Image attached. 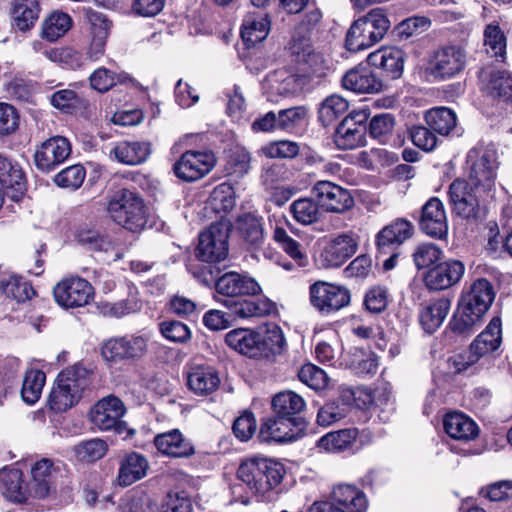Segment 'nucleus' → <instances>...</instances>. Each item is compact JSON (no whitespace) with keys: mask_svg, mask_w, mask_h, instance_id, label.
<instances>
[{"mask_svg":"<svg viewBox=\"0 0 512 512\" xmlns=\"http://www.w3.org/2000/svg\"><path fill=\"white\" fill-rule=\"evenodd\" d=\"M485 91L494 100L512 105V74L508 71H493Z\"/></svg>","mask_w":512,"mask_h":512,"instance_id":"ea45409f","label":"nucleus"},{"mask_svg":"<svg viewBox=\"0 0 512 512\" xmlns=\"http://www.w3.org/2000/svg\"><path fill=\"white\" fill-rule=\"evenodd\" d=\"M151 153V145L148 142L121 141L110 151V157L125 165H139L145 162Z\"/></svg>","mask_w":512,"mask_h":512,"instance_id":"c756f323","label":"nucleus"},{"mask_svg":"<svg viewBox=\"0 0 512 512\" xmlns=\"http://www.w3.org/2000/svg\"><path fill=\"white\" fill-rule=\"evenodd\" d=\"M412 256L418 269H431L441 261L443 251L435 244L423 243L415 248Z\"/></svg>","mask_w":512,"mask_h":512,"instance_id":"bf43d9fd","label":"nucleus"},{"mask_svg":"<svg viewBox=\"0 0 512 512\" xmlns=\"http://www.w3.org/2000/svg\"><path fill=\"white\" fill-rule=\"evenodd\" d=\"M42 0H14L11 18L13 26L25 32L34 27L41 12Z\"/></svg>","mask_w":512,"mask_h":512,"instance_id":"f704fd0d","label":"nucleus"},{"mask_svg":"<svg viewBox=\"0 0 512 512\" xmlns=\"http://www.w3.org/2000/svg\"><path fill=\"white\" fill-rule=\"evenodd\" d=\"M320 208L317 200L300 198L290 205V212L297 222L303 225H310L321 218L322 212Z\"/></svg>","mask_w":512,"mask_h":512,"instance_id":"de8ad7c7","label":"nucleus"},{"mask_svg":"<svg viewBox=\"0 0 512 512\" xmlns=\"http://www.w3.org/2000/svg\"><path fill=\"white\" fill-rule=\"evenodd\" d=\"M425 121L434 132L448 135L456 127L457 118L450 108L435 107L425 113Z\"/></svg>","mask_w":512,"mask_h":512,"instance_id":"79ce46f5","label":"nucleus"},{"mask_svg":"<svg viewBox=\"0 0 512 512\" xmlns=\"http://www.w3.org/2000/svg\"><path fill=\"white\" fill-rule=\"evenodd\" d=\"M221 302L231 310L232 316L240 318L263 317L271 314L275 305L269 299H260L257 301L239 299H224Z\"/></svg>","mask_w":512,"mask_h":512,"instance_id":"473e14b6","label":"nucleus"},{"mask_svg":"<svg viewBox=\"0 0 512 512\" xmlns=\"http://www.w3.org/2000/svg\"><path fill=\"white\" fill-rule=\"evenodd\" d=\"M146 352V338L135 335L111 338L104 342L101 347L104 359L115 363L141 358Z\"/></svg>","mask_w":512,"mask_h":512,"instance_id":"ddd939ff","label":"nucleus"},{"mask_svg":"<svg viewBox=\"0 0 512 512\" xmlns=\"http://www.w3.org/2000/svg\"><path fill=\"white\" fill-rule=\"evenodd\" d=\"M404 52L396 47H383L367 57L370 66L381 69L387 77L398 79L403 72Z\"/></svg>","mask_w":512,"mask_h":512,"instance_id":"b1692460","label":"nucleus"},{"mask_svg":"<svg viewBox=\"0 0 512 512\" xmlns=\"http://www.w3.org/2000/svg\"><path fill=\"white\" fill-rule=\"evenodd\" d=\"M46 381V375L41 370L31 369L26 372L22 389V399L28 404H34L41 396Z\"/></svg>","mask_w":512,"mask_h":512,"instance_id":"603ef678","label":"nucleus"},{"mask_svg":"<svg viewBox=\"0 0 512 512\" xmlns=\"http://www.w3.org/2000/svg\"><path fill=\"white\" fill-rule=\"evenodd\" d=\"M368 114L365 110L349 113L337 126L334 143L341 150H351L365 144Z\"/></svg>","mask_w":512,"mask_h":512,"instance_id":"1a4fd4ad","label":"nucleus"},{"mask_svg":"<svg viewBox=\"0 0 512 512\" xmlns=\"http://www.w3.org/2000/svg\"><path fill=\"white\" fill-rule=\"evenodd\" d=\"M419 227L426 235L443 239L447 235L448 223L444 205L437 197L430 198L421 209Z\"/></svg>","mask_w":512,"mask_h":512,"instance_id":"6ab92c4d","label":"nucleus"},{"mask_svg":"<svg viewBox=\"0 0 512 512\" xmlns=\"http://www.w3.org/2000/svg\"><path fill=\"white\" fill-rule=\"evenodd\" d=\"M379 41L369 31L367 32L366 26L357 19L352 23L347 31L345 46L351 52H358L367 49Z\"/></svg>","mask_w":512,"mask_h":512,"instance_id":"c03bdc74","label":"nucleus"},{"mask_svg":"<svg viewBox=\"0 0 512 512\" xmlns=\"http://www.w3.org/2000/svg\"><path fill=\"white\" fill-rule=\"evenodd\" d=\"M226 344L250 358H269L284 351L286 341L280 328L274 327L264 335L249 329H234L225 336Z\"/></svg>","mask_w":512,"mask_h":512,"instance_id":"f03ea898","label":"nucleus"},{"mask_svg":"<svg viewBox=\"0 0 512 512\" xmlns=\"http://www.w3.org/2000/svg\"><path fill=\"white\" fill-rule=\"evenodd\" d=\"M126 408L121 399L109 395L99 400L91 410V422L100 430H115L123 433L126 430V423L122 417Z\"/></svg>","mask_w":512,"mask_h":512,"instance_id":"9b49d317","label":"nucleus"},{"mask_svg":"<svg viewBox=\"0 0 512 512\" xmlns=\"http://www.w3.org/2000/svg\"><path fill=\"white\" fill-rule=\"evenodd\" d=\"M298 377L301 382L314 390L324 389L328 384V377L324 370L310 363L301 367Z\"/></svg>","mask_w":512,"mask_h":512,"instance_id":"338daca9","label":"nucleus"},{"mask_svg":"<svg viewBox=\"0 0 512 512\" xmlns=\"http://www.w3.org/2000/svg\"><path fill=\"white\" fill-rule=\"evenodd\" d=\"M366 26L367 32L372 33L379 42L384 38L391 23L383 9H372L365 16L359 18Z\"/></svg>","mask_w":512,"mask_h":512,"instance_id":"13d9d810","label":"nucleus"},{"mask_svg":"<svg viewBox=\"0 0 512 512\" xmlns=\"http://www.w3.org/2000/svg\"><path fill=\"white\" fill-rule=\"evenodd\" d=\"M358 248V242L352 234H340L335 237L322 252V258L328 267H340Z\"/></svg>","mask_w":512,"mask_h":512,"instance_id":"bb28decb","label":"nucleus"},{"mask_svg":"<svg viewBox=\"0 0 512 512\" xmlns=\"http://www.w3.org/2000/svg\"><path fill=\"white\" fill-rule=\"evenodd\" d=\"M310 302L322 314H330L349 305L351 293L348 288L327 282H316L310 286Z\"/></svg>","mask_w":512,"mask_h":512,"instance_id":"6e6552de","label":"nucleus"},{"mask_svg":"<svg viewBox=\"0 0 512 512\" xmlns=\"http://www.w3.org/2000/svg\"><path fill=\"white\" fill-rule=\"evenodd\" d=\"M76 238L79 244L88 250L107 252L113 249L111 240L94 229H80L77 232Z\"/></svg>","mask_w":512,"mask_h":512,"instance_id":"052dcab7","label":"nucleus"},{"mask_svg":"<svg viewBox=\"0 0 512 512\" xmlns=\"http://www.w3.org/2000/svg\"><path fill=\"white\" fill-rule=\"evenodd\" d=\"M464 272L465 266L459 260L440 261L426 272L424 283L430 291L445 290L459 283Z\"/></svg>","mask_w":512,"mask_h":512,"instance_id":"a211bd4d","label":"nucleus"},{"mask_svg":"<svg viewBox=\"0 0 512 512\" xmlns=\"http://www.w3.org/2000/svg\"><path fill=\"white\" fill-rule=\"evenodd\" d=\"M215 165L212 152L189 150L173 166L175 175L186 182L196 181L208 174Z\"/></svg>","mask_w":512,"mask_h":512,"instance_id":"4468645a","label":"nucleus"},{"mask_svg":"<svg viewBox=\"0 0 512 512\" xmlns=\"http://www.w3.org/2000/svg\"><path fill=\"white\" fill-rule=\"evenodd\" d=\"M230 224L225 221L212 223L198 237L195 256L202 262L216 263L228 255Z\"/></svg>","mask_w":512,"mask_h":512,"instance_id":"0eeeda50","label":"nucleus"},{"mask_svg":"<svg viewBox=\"0 0 512 512\" xmlns=\"http://www.w3.org/2000/svg\"><path fill=\"white\" fill-rule=\"evenodd\" d=\"M443 427L448 436L459 441H471L479 435L476 422L461 412L447 413L443 419Z\"/></svg>","mask_w":512,"mask_h":512,"instance_id":"cd10ccee","label":"nucleus"},{"mask_svg":"<svg viewBox=\"0 0 512 512\" xmlns=\"http://www.w3.org/2000/svg\"><path fill=\"white\" fill-rule=\"evenodd\" d=\"M89 383V371L81 364L67 367L58 374L50 392V409L57 413L70 409L78 403Z\"/></svg>","mask_w":512,"mask_h":512,"instance_id":"7ed1b4c3","label":"nucleus"},{"mask_svg":"<svg viewBox=\"0 0 512 512\" xmlns=\"http://www.w3.org/2000/svg\"><path fill=\"white\" fill-rule=\"evenodd\" d=\"M358 431L355 428L342 429L329 432L322 436L317 445L329 452H341L350 448L355 442Z\"/></svg>","mask_w":512,"mask_h":512,"instance_id":"37998d69","label":"nucleus"},{"mask_svg":"<svg viewBox=\"0 0 512 512\" xmlns=\"http://www.w3.org/2000/svg\"><path fill=\"white\" fill-rule=\"evenodd\" d=\"M349 108L348 101L337 94L327 96L318 107V120L323 127L333 125Z\"/></svg>","mask_w":512,"mask_h":512,"instance_id":"a19ab883","label":"nucleus"},{"mask_svg":"<svg viewBox=\"0 0 512 512\" xmlns=\"http://www.w3.org/2000/svg\"><path fill=\"white\" fill-rule=\"evenodd\" d=\"M107 210L114 222L132 232L143 229L147 223L143 200L128 189L116 192Z\"/></svg>","mask_w":512,"mask_h":512,"instance_id":"20e7f679","label":"nucleus"},{"mask_svg":"<svg viewBox=\"0 0 512 512\" xmlns=\"http://www.w3.org/2000/svg\"><path fill=\"white\" fill-rule=\"evenodd\" d=\"M264 468H266V466L264 465L263 457H251L240 464L237 470V476L253 493L257 494L261 474L260 469Z\"/></svg>","mask_w":512,"mask_h":512,"instance_id":"864d4df0","label":"nucleus"},{"mask_svg":"<svg viewBox=\"0 0 512 512\" xmlns=\"http://www.w3.org/2000/svg\"><path fill=\"white\" fill-rule=\"evenodd\" d=\"M484 44L487 53L504 61L506 53V37L498 24H488L484 30Z\"/></svg>","mask_w":512,"mask_h":512,"instance_id":"4d7b16f0","label":"nucleus"},{"mask_svg":"<svg viewBox=\"0 0 512 512\" xmlns=\"http://www.w3.org/2000/svg\"><path fill=\"white\" fill-rule=\"evenodd\" d=\"M271 21L266 14H248L243 20L241 37L247 47L265 40L270 32Z\"/></svg>","mask_w":512,"mask_h":512,"instance_id":"72a5a7b5","label":"nucleus"},{"mask_svg":"<svg viewBox=\"0 0 512 512\" xmlns=\"http://www.w3.org/2000/svg\"><path fill=\"white\" fill-rule=\"evenodd\" d=\"M71 154V144L62 136L51 137L34 152L35 166L42 172H50L62 164Z\"/></svg>","mask_w":512,"mask_h":512,"instance_id":"2eb2a0df","label":"nucleus"},{"mask_svg":"<svg viewBox=\"0 0 512 512\" xmlns=\"http://www.w3.org/2000/svg\"><path fill=\"white\" fill-rule=\"evenodd\" d=\"M0 489L12 502L23 503L28 499V487L24 484L23 473L19 469H4L0 472Z\"/></svg>","mask_w":512,"mask_h":512,"instance_id":"c9c22d12","label":"nucleus"},{"mask_svg":"<svg viewBox=\"0 0 512 512\" xmlns=\"http://www.w3.org/2000/svg\"><path fill=\"white\" fill-rule=\"evenodd\" d=\"M342 86L359 94L378 93L383 88L382 80L367 67H356L348 72L342 78Z\"/></svg>","mask_w":512,"mask_h":512,"instance_id":"5701e85b","label":"nucleus"},{"mask_svg":"<svg viewBox=\"0 0 512 512\" xmlns=\"http://www.w3.org/2000/svg\"><path fill=\"white\" fill-rule=\"evenodd\" d=\"M71 18L64 12L55 11L43 22L42 37L48 41H56L62 37L71 27Z\"/></svg>","mask_w":512,"mask_h":512,"instance_id":"09e8293b","label":"nucleus"},{"mask_svg":"<svg viewBox=\"0 0 512 512\" xmlns=\"http://www.w3.org/2000/svg\"><path fill=\"white\" fill-rule=\"evenodd\" d=\"M53 295L61 307L78 308L90 303L94 296V289L84 278L70 277L55 285Z\"/></svg>","mask_w":512,"mask_h":512,"instance_id":"9d476101","label":"nucleus"},{"mask_svg":"<svg viewBox=\"0 0 512 512\" xmlns=\"http://www.w3.org/2000/svg\"><path fill=\"white\" fill-rule=\"evenodd\" d=\"M187 385L194 394L206 396L218 389L220 377L214 368L198 366L193 368L188 374Z\"/></svg>","mask_w":512,"mask_h":512,"instance_id":"7c9ffc66","label":"nucleus"},{"mask_svg":"<svg viewBox=\"0 0 512 512\" xmlns=\"http://www.w3.org/2000/svg\"><path fill=\"white\" fill-rule=\"evenodd\" d=\"M501 342V319L499 317H493L485 330L481 332L470 345L472 362H477L481 357L497 350Z\"/></svg>","mask_w":512,"mask_h":512,"instance_id":"a878e982","label":"nucleus"},{"mask_svg":"<svg viewBox=\"0 0 512 512\" xmlns=\"http://www.w3.org/2000/svg\"><path fill=\"white\" fill-rule=\"evenodd\" d=\"M289 48L291 53L297 57L298 62L307 63L309 66H313L321 58L319 54L314 52L310 39L305 35L295 33Z\"/></svg>","mask_w":512,"mask_h":512,"instance_id":"e2e57ef3","label":"nucleus"},{"mask_svg":"<svg viewBox=\"0 0 512 512\" xmlns=\"http://www.w3.org/2000/svg\"><path fill=\"white\" fill-rule=\"evenodd\" d=\"M162 512H192L193 504L186 491H170L161 505Z\"/></svg>","mask_w":512,"mask_h":512,"instance_id":"0e129e2a","label":"nucleus"},{"mask_svg":"<svg viewBox=\"0 0 512 512\" xmlns=\"http://www.w3.org/2000/svg\"><path fill=\"white\" fill-rule=\"evenodd\" d=\"M467 163L470 165L467 182L491 194L498 168L496 151L484 146L474 147L468 152Z\"/></svg>","mask_w":512,"mask_h":512,"instance_id":"423d86ee","label":"nucleus"},{"mask_svg":"<svg viewBox=\"0 0 512 512\" xmlns=\"http://www.w3.org/2000/svg\"><path fill=\"white\" fill-rule=\"evenodd\" d=\"M263 462L266 468L260 469L257 494H265L280 484L285 472L283 465L277 461L263 458Z\"/></svg>","mask_w":512,"mask_h":512,"instance_id":"3c124183","label":"nucleus"},{"mask_svg":"<svg viewBox=\"0 0 512 512\" xmlns=\"http://www.w3.org/2000/svg\"><path fill=\"white\" fill-rule=\"evenodd\" d=\"M448 194L453 211L464 219L474 221L484 217L483 203L488 197H492L463 179H455L449 186Z\"/></svg>","mask_w":512,"mask_h":512,"instance_id":"39448f33","label":"nucleus"},{"mask_svg":"<svg viewBox=\"0 0 512 512\" xmlns=\"http://www.w3.org/2000/svg\"><path fill=\"white\" fill-rule=\"evenodd\" d=\"M305 406L304 399L290 390L280 392L272 399V409L275 415L285 417L286 419L303 421L299 414L304 410Z\"/></svg>","mask_w":512,"mask_h":512,"instance_id":"4c0bfd02","label":"nucleus"},{"mask_svg":"<svg viewBox=\"0 0 512 512\" xmlns=\"http://www.w3.org/2000/svg\"><path fill=\"white\" fill-rule=\"evenodd\" d=\"M273 238L295 262L296 267L304 268L308 266L309 259L301 244L290 237L284 228L276 227Z\"/></svg>","mask_w":512,"mask_h":512,"instance_id":"49530a36","label":"nucleus"},{"mask_svg":"<svg viewBox=\"0 0 512 512\" xmlns=\"http://www.w3.org/2000/svg\"><path fill=\"white\" fill-rule=\"evenodd\" d=\"M466 65V53L458 46L436 50L429 62L428 72L435 79L445 80L458 75Z\"/></svg>","mask_w":512,"mask_h":512,"instance_id":"f8f14e48","label":"nucleus"},{"mask_svg":"<svg viewBox=\"0 0 512 512\" xmlns=\"http://www.w3.org/2000/svg\"><path fill=\"white\" fill-rule=\"evenodd\" d=\"M303 421L292 420L285 417L268 418L260 427L259 439L261 442H289L296 439L298 433L302 430Z\"/></svg>","mask_w":512,"mask_h":512,"instance_id":"412c9836","label":"nucleus"},{"mask_svg":"<svg viewBox=\"0 0 512 512\" xmlns=\"http://www.w3.org/2000/svg\"><path fill=\"white\" fill-rule=\"evenodd\" d=\"M208 203L217 213L230 212L235 206V192L229 183H221L211 192Z\"/></svg>","mask_w":512,"mask_h":512,"instance_id":"5fc2aeb1","label":"nucleus"},{"mask_svg":"<svg viewBox=\"0 0 512 512\" xmlns=\"http://www.w3.org/2000/svg\"><path fill=\"white\" fill-rule=\"evenodd\" d=\"M396 125L395 116L391 113L374 115L367 126L369 135L380 143H386L392 136Z\"/></svg>","mask_w":512,"mask_h":512,"instance_id":"8fccbe9b","label":"nucleus"},{"mask_svg":"<svg viewBox=\"0 0 512 512\" xmlns=\"http://www.w3.org/2000/svg\"><path fill=\"white\" fill-rule=\"evenodd\" d=\"M413 235L410 221L397 218L384 226L376 235V247L380 254L387 255L398 248Z\"/></svg>","mask_w":512,"mask_h":512,"instance_id":"aec40b11","label":"nucleus"},{"mask_svg":"<svg viewBox=\"0 0 512 512\" xmlns=\"http://www.w3.org/2000/svg\"><path fill=\"white\" fill-rule=\"evenodd\" d=\"M215 290L226 299H239L245 296H256L262 292L259 283L245 273L226 272L217 278Z\"/></svg>","mask_w":512,"mask_h":512,"instance_id":"dca6fc26","label":"nucleus"},{"mask_svg":"<svg viewBox=\"0 0 512 512\" xmlns=\"http://www.w3.org/2000/svg\"><path fill=\"white\" fill-rule=\"evenodd\" d=\"M107 443L99 438L83 441L75 446V454L80 461L95 462L107 452Z\"/></svg>","mask_w":512,"mask_h":512,"instance_id":"680f3d73","label":"nucleus"},{"mask_svg":"<svg viewBox=\"0 0 512 512\" xmlns=\"http://www.w3.org/2000/svg\"><path fill=\"white\" fill-rule=\"evenodd\" d=\"M451 308V300L448 297H440L430 300L420 310L419 321L423 329L434 333L444 322Z\"/></svg>","mask_w":512,"mask_h":512,"instance_id":"c85d7f7f","label":"nucleus"},{"mask_svg":"<svg viewBox=\"0 0 512 512\" xmlns=\"http://www.w3.org/2000/svg\"><path fill=\"white\" fill-rule=\"evenodd\" d=\"M236 229L246 244L259 248L265 240L263 218L254 213H244L237 217Z\"/></svg>","mask_w":512,"mask_h":512,"instance_id":"2f4dec72","label":"nucleus"},{"mask_svg":"<svg viewBox=\"0 0 512 512\" xmlns=\"http://www.w3.org/2000/svg\"><path fill=\"white\" fill-rule=\"evenodd\" d=\"M0 190L18 202L26 191V181L19 165L0 154Z\"/></svg>","mask_w":512,"mask_h":512,"instance_id":"4be33fe9","label":"nucleus"},{"mask_svg":"<svg viewBox=\"0 0 512 512\" xmlns=\"http://www.w3.org/2000/svg\"><path fill=\"white\" fill-rule=\"evenodd\" d=\"M50 103L62 112L71 113L82 104V101L74 90L61 89L51 95Z\"/></svg>","mask_w":512,"mask_h":512,"instance_id":"774afa93","label":"nucleus"},{"mask_svg":"<svg viewBox=\"0 0 512 512\" xmlns=\"http://www.w3.org/2000/svg\"><path fill=\"white\" fill-rule=\"evenodd\" d=\"M154 444L160 453L174 458H187L195 453L192 443L178 429L158 434Z\"/></svg>","mask_w":512,"mask_h":512,"instance_id":"393cba45","label":"nucleus"},{"mask_svg":"<svg viewBox=\"0 0 512 512\" xmlns=\"http://www.w3.org/2000/svg\"><path fill=\"white\" fill-rule=\"evenodd\" d=\"M86 176V171L81 165H72L59 172L55 178V183L62 188L72 190L78 189Z\"/></svg>","mask_w":512,"mask_h":512,"instance_id":"69168bd1","label":"nucleus"},{"mask_svg":"<svg viewBox=\"0 0 512 512\" xmlns=\"http://www.w3.org/2000/svg\"><path fill=\"white\" fill-rule=\"evenodd\" d=\"M312 194L327 212L343 213L354 205L350 192L330 181H318L312 188Z\"/></svg>","mask_w":512,"mask_h":512,"instance_id":"f3484780","label":"nucleus"},{"mask_svg":"<svg viewBox=\"0 0 512 512\" xmlns=\"http://www.w3.org/2000/svg\"><path fill=\"white\" fill-rule=\"evenodd\" d=\"M148 467V461L143 455L136 452L130 453L121 463L118 475L119 485L130 486L142 479L146 476Z\"/></svg>","mask_w":512,"mask_h":512,"instance_id":"58836bf2","label":"nucleus"},{"mask_svg":"<svg viewBox=\"0 0 512 512\" xmlns=\"http://www.w3.org/2000/svg\"><path fill=\"white\" fill-rule=\"evenodd\" d=\"M0 290L17 303L30 300L36 294L32 285L18 275H12L7 280H2L0 282Z\"/></svg>","mask_w":512,"mask_h":512,"instance_id":"a18cd8bd","label":"nucleus"},{"mask_svg":"<svg viewBox=\"0 0 512 512\" xmlns=\"http://www.w3.org/2000/svg\"><path fill=\"white\" fill-rule=\"evenodd\" d=\"M495 293L492 284L484 278L473 282L468 292L459 299L449 322L450 330L460 336H469L482 324Z\"/></svg>","mask_w":512,"mask_h":512,"instance_id":"f257e3e1","label":"nucleus"},{"mask_svg":"<svg viewBox=\"0 0 512 512\" xmlns=\"http://www.w3.org/2000/svg\"><path fill=\"white\" fill-rule=\"evenodd\" d=\"M348 414V405L343 399H334L326 402L317 413V423L320 426H330Z\"/></svg>","mask_w":512,"mask_h":512,"instance_id":"6e6d98bb","label":"nucleus"},{"mask_svg":"<svg viewBox=\"0 0 512 512\" xmlns=\"http://www.w3.org/2000/svg\"><path fill=\"white\" fill-rule=\"evenodd\" d=\"M331 499L348 512H365L368 506L365 494L349 484L335 486L331 493Z\"/></svg>","mask_w":512,"mask_h":512,"instance_id":"e433bc0d","label":"nucleus"}]
</instances>
